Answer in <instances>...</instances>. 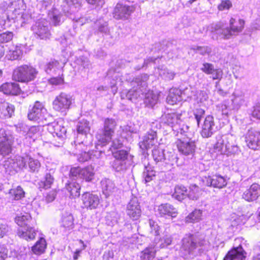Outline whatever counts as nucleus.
<instances>
[{
  "label": "nucleus",
  "mask_w": 260,
  "mask_h": 260,
  "mask_svg": "<svg viewBox=\"0 0 260 260\" xmlns=\"http://www.w3.org/2000/svg\"><path fill=\"white\" fill-rule=\"evenodd\" d=\"M232 137L219 136L217 138V142L209 152L212 159L216 158L218 155L232 153L238 152L239 148L237 145L231 143Z\"/></svg>",
  "instance_id": "obj_1"
},
{
  "label": "nucleus",
  "mask_w": 260,
  "mask_h": 260,
  "mask_svg": "<svg viewBox=\"0 0 260 260\" xmlns=\"http://www.w3.org/2000/svg\"><path fill=\"white\" fill-rule=\"evenodd\" d=\"M245 22L242 19H236L231 18L230 20V27L223 28L220 23L214 25L213 28L219 37L224 39H229L233 35H237L244 28Z\"/></svg>",
  "instance_id": "obj_2"
},
{
  "label": "nucleus",
  "mask_w": 260,
  "mask_h": 260,
  "mask_svg": "<svg viewBox=\"0 0 260 260\" xmlns=\"http://www.w3.org/2000/svg\"><path fill=\"white\" fill-rule=\"evenodd\" d=\"M38 74V71L34 67L24 64L15 68L13 72V80L24 83L34 81Z\"/></svg>",
  "instance_id": "obj_3"
},
{
  "label": "nucleus",
  "mask_w": 260,
  "mask_h": 260,
  "mask_svg": "<svg viewBox=\"0 0 260 260\" xmlns=\"http://www.w3.org/2000/svg\"><path fill=\"white\" fill-rule=\"evenodd\" d=\"M148 76L147 75H140L137 77L131 82L132 88L126 94V98L131 101H134L141 97V95L146 90L147 81Z\"/></svg>",
  "instance_id": "obj_4"
},
{
  "label": "nucleus",
  "mask_w": 260,
  "mask_h": 260,
  "mask_svg": "<svg viewBox=\"0 0 260 260\" xmlns=\"http://www.w3.org/2000/svg\"><path fill=\"white\" fill-rule=\"evenodd\" d=\"M205 243V240H201L196 235H186L182 239L181 251L186 256L192 254L198 246H202Z\"/></svg>",
  "instance_id": "obj_5"
},
{
  "label": "nucleus",
  "mask_w": 260,
  "mask_h": 260,
  "mask_svg": "<svg viewBox=\"0 0 260 260\" xmlns=\"http://www.w3.org/2000/svg\"><path fill=\"white\" fill-rule=\"evenodd\" d=\"M29 120L46 124L48 119L51 118L48 113L44 105L39 101H36L28 113Z\"/></svg>",
  "instance_id": "obj_6"
},
{
  "label": "nucleus",
  "mask_w": 260,
  "mask_h": 260,
  "mask_svg": "<svg viewBox=\"0 0 260 260\" xmlns=\"http://www.w3.org/2000/svg\"><path fill=\"white\" fill-rule=\"evenodd\" d=\"M94 176V168L92 166H88L84 168L80 167L72 168L70 170V176L73 180H82L86 181H91Z\"/></svg>",
  "instance_id": "obj_7"
},
{
  "label": "nucleus",
  "mask_w": 260,
  "mask_h": 260,
  "mask_svg": "<svg viewBox=\"0 0 260 260\" xmlns=\"http://www.w3.org/2000/svg\"><path fill=\"white\" fill-rule=\"evenodd\" d=\"M72 96L65 92H61L54 100L52 106L54 110L60 112H66L72 104Z\"/></svg>",
  "instance_id": "obj_8"
},
{
  "label": "nucleus",
  "mask_w": 260,
  "mask_h": 260,
  "mask_svg": "<svg viewBox=\"0 0 260 260\" xmlns=\"http://www.w3.org/2000/svg\"><path fill=\"white\" fill-rule=\"evenodd\" d=\"M13 141L12 135L3 129L0 130V155L5 156L11 153Z\"/></svg>",
  "instance_id": "obj_9"
},
{
  "label": "nucleus",
  "mask_w": 260,
  "mask_h": 260,
  "mask_svg": "<svg viewBox=\"0 0 260 260\" xmlns=\"http://www.w3.org/2000/svg\"><path fill=\"white\" fill-rule=\"evenodd\" d=\"M136 9L134 5L118 3L113 12V17L117 20H126Z\"/></svg>",
  "instance_id": "obj_10"
},
{
  "label": "nucleus",
  "mask_w": 260,
  "mask_h": 260,
  "mask_svg": "<svg viewBox=\"0 0 260 260\" xmlns=\"http://www.w3.org/2000/svg\"><path fill=\"white\" fill-rule=\"evenodd\" d=\"M27 156L28 155L17 156H15L14 159L8 158L4 161V167L7 171H11L12 170L17 171L18 169L26 168L28 160H26V156Z\"/></svg>",
  "instance_id": "obj_11"
},
{
  "label": "nucleus",
  "mask_w": 260,
  "mask_h": 260,
  "mask_svg": "<svg viewBox=\"0 0 260 260\" xmlns=\"http://www.w3.org/2000/svg\"><path fill=\"white\" fill-rule=\"evenodd\" d=\"M81 207L87 210L96 209L100 203V197L88 192L84 193L81 196Z\"/></svg>",
  "instance_id": "obj_12"
},
{
  "label": "nucleus",
  "mask_w": 260,
  "mask_h": 260,
  "mask_svg": "<svg viewBox=\"0 0 260 260\" xmlns=\"http://www.w3.org/2000/svg\"><path fill=\"white\" fill-rule=\"evenodd\" d=\"M16 129L18 132L22 133L25 136V139L30 143L39 136V127L33 126L29 127L24 123H18L16 125Z\"/></svg>",
  "instance_id": "obj_13"
},
{
  "label": "nucleus",
  "mask_w": 260,
  "mask_h": 260,
  "mask_svg": "<svg viewBox=\"0 0 260 260\" xmlns=\"http://www.w3.org/2000/svg\"><path fill=\"white\" fill-rule=\"evenodd\" d=\"M34 34L40 39L46 40L51 36L49 24L45 19L40 20L32 26Z\"/></svg>",
  "instance_id": "obj_14"
},
{
  "label": "nucleus",
  "mask_w": 260,
  "mask_h": 260,
  "mask_svg": "<svg viewBox=\"0 0 260 260\" xmlns=\"http://www.w3.org/2000/svg\"><path fill=\"white\" fill-rule=\"evenodd\" d=\"M176 143L179 151L184 155L191 154L194 152L196 144L193 138H179Z\"/></svg>",
  "instance_id": "obj_15"
},
{
  "label": "nucleus",
  "mask_w": 260,
  "mask_h": 260,
  "mask_svg": "<svg viewBox=\"0 0 260 260\" xmlns=\"http://www.w3.org/2000/svg\"><path fill=\"white\" fill-rule=\"evenodd\" d=\"M214 118L211 115H208L204 120L201 131V136L203 138H209L217 131Z\"/></svg>",
  "instance_id": "obj_16"
},
{
  "label": "nucleus",
  "mask_w": 260,
  "mask_h": 260,
  "mask_svg": "<svg viewBox=\"0 0 260 260\" xmlns=\"http://www.w3.org/2000/svg\"><path fill=\"white\" fill-rule=\"evenodd\" d=\"M126 213L134 220H137L140 218L141 215V210L137 197H133L130 200L126 206Z\"/></svg>",
  "instance_id": "obj_17"
},
{
  "label": "nucleus",
  "mask_w": 260,
  "mask_h": 260,
  "mask_svg": "<svg viewBox=\"0 0 260 260\" xmlns=\"http://www.w3.org/2000/svg\"><path fill=\"white\" fill-rule=\"evenodd\" d=\"M260 197V185L253 183L247 188L242 195V198L248 202L256 201Z\"/></svg>",
  "instance_id": "obj_18"
},
{
  "label": "nucleus",
  "mask_w": 260,
  "mask_h": 260,
  "mask_svg": "<svg viewBox=\"0 0 260 260\" xmlns=\"http://www.w3.org/2000/svg\"><path fill=\"white\" fill-rule=\"evenodd\" d=\"M157 142L156 132L154 130L149 131L143 137V140L139 142L142 149H147L154 145Z\"/></svg>",
  "instance_id": "obj_19"
},
{
  "label": "nucleus",
  "mask_w": 260,
  "mask_h": 260,
  "mask_svg": "<svg viewBox=\"0 0 260 260\" xmlns=\"http://www.w3.org/2000/svg\"><path fill=\"white\" fill-rule=\"evenodd\" d=\"M246 142L249 148L256 149L260 146V132L249 130L246 136Z\"/></svg>",
  "instance_id": "obj_20"
},
{
  "label": "nucleus",
  "mask_w": 260,
  "mask_h": 260,
  "mask_svg": "<svg viewBox=\"0 0 260 260\" xmlns=\"http://www.w3.org/2000/svg\"><path fill=\"white\" fill-rule=\"evenodd\" d=\"M76 150L74 152L75 154L78 155V160L80 162H84L92 158V154L89 152H86L85 151H83L84 148L85 147L83 141H78L75 140L74 142Z\"/></svg>",
  "instance_id": "obj_21"
},
{
  "label": "nucleus",
  "mask_w": 260,
  "mask_h": 260,
  "mask_svg": "<svg viewBox=\"0 0 260 260\" xmlns=\"http://www.w3.org/2000/svg\"><path fill=\"white\" fill-rule=\"evenodd\" d=\"M48 132L55 137L61 139L66 135V128L59 122H53L51 123H47Z\"/></svg>",
  "instance_id": "obj_22"
},
{
  "label": "nucleus",
  "mask_w": 260,
  "mask_h": 260,
  "mask_svg": "<svg viewBox=\"0 0 260 260\" xmlns=\"http://www.w3.org/2000/svg\"><path fill=\"white\" fill-rule=\"evenodd\" d=\"M227 183V179L224 177L219 174L209 176L206 179L207 185L219 189L225 187Z\"/></svg>",
  "instance_id": "obj_23"
},
{
  "label": "nucleus",
  "mask_w": 260,
  "mask_h": 260,
  "mask_svg": "<svg viewBox=\"0 0 260 260\" xmlns=\"http://www.w3.org/2000/svg\"><path fill=\"white\" fill-rule=\"evenodd\" d=\"M246 253L241 244L234 247L226 255L224 260H245Z\"/></svg>",
  "instance_id": "obj_24"
},
{
  "label": "nucleus",
  "mask_w": 260,
  "mask_h": 260,
  "mask_svg": "<svg viewBox=\"0 0 260 260\" xmlns=\"http://www.w3.org/2000/svg\"><path fill=\"white\" fill-rule=\"evenodd\" d=\"M101 185L103 193L106 198H108L118 190L114 182L108 178L103 179L101 181Z\"/></svg>",
  "instance_id": "obj_25"
},
{
  "label": "nucleus",
  "mask_w": 260,
  "mask_h": 260,
  "mask_svg": "<svg viewBox=\"0 0 260 260\" xmlns=\"http://www.w3.org/2000/svg\"><path fill=\"white\" fill-rule=\"evenodd\" d=\"M162 122L171 126L173 131H174L178 124L181 122L180 116L176 113H168L162 116Z\"/></svg>",
  "instance_id": "obj_26"
},
{
  "label": "nucleus",
  "mask_w": 260,
  "mask_h": 260,
  "mask_svg": "<svg viewBox=\"0 0 260 260\" xmlns=\"http://www.w3.org/2000/svg\"><path fill=\"white\" fill-rule=\"evenodd\" d=\"M231 101L234 109L240 108L245 101L244 92L240 88L235 89L232 95Z\"/></svg>",
  "instance_id": "obj_27"
},
{
  "label": "nucleus",
  "mask_w": 260,
  "mask_h": 260,
  "mask_svg": "<svg viewBox=\"0 0 260 260\" xmlns=\"http://www.w3.org/2000/svg\"><path fill=\"white\" fill-rule=\"evenodd\" d=\"M174 131L177 132L176 135L178 137V138H185V139H192L193 138L194 132L189 126L187 125L184 124L181 125L180 123V124H178V127H176Z\"/></svg>",
  "instance_id": "obj_28"
},
{
  "label": "nucleus",
  "mask_w": 260,
  "mask_h": 260,
  "mask_svg": "<svg viewBox=\"0 0 260 260\" xmlns=\"http://www.w3.org/2000/svg\"><path fill=\"white\" fill-rule=\"evenodd\" d=\"M157 211L161 216H170L175 217L178 212L176 208L172 205L166 203L162 204L158 207Z\"/></svg>",
  "instance_id": "obj_29"
},
{
  "label": "nucleus",
  "mask_w": 260,
  "mask_h": 260,
  "mask_svg": "<svg viewBox=\"0 0 260 260\" xmlns=\"http://www.w3.org/2000/svg\"><path fill=\"white\" fill-rule=\"evenodd\" d=\"M25 7L26 6L23 0H17L12 2L10 6V8L12 11L11 18L15 19L18 18L19 15L25 11Z\"/></svg>",
  "instance_id": "obj_30"
},
{
  "label": "nucleus",
  "mask_w": 260,
  "mask_h": 260,
  "mask_svg": "<svg viewBox=\"0 0 260 260\" xmlns=\"http://www.w3.org/2000/svg\"><path fill=\"white\" fill-rule=\"evenodd\" d=\"M18 236L26 241L34 240L36 235L35 230L30 226L21 228L18 230Z\"/></svg>",
  "instance_id": "obj_31"
},
{
  "label": "nucleus",
  "mask_w": 260,
  "mask_h": 260,
  "mask_svg": "<svg viewBox=\"0 0 260 260\" xmlns=\"http://www.w3.org/2000/svg\"><path fill=\"white\" fill-rule=\"evenodd\" d=\"M20 88L17 83H6L0 86V91L6 94L16 95L20 92Z\"/></svg>",
  "instance_id": "obj_32"
},
{
  "label": "nucleus",
  "mask_w": 260,
  "mask_h": 260,
  "mask_svg": "<svg viewBox=\"0 0 260 260\" xmlns=\"http://www.w3.org/2000/svg\"><path fill=\"white\" fill-rule=\"evenodd\" d=\"M95 137L97 140L96 148L98 149L99 146H104L109 143L112 136L101 129L97 132Z\"/></svg>",
  "instance_id": "obj_33"
},
{
  "label": "nucleus",
  "mask_w": 260,
  "mask_h": 260,
  "mask_svg": "<svg viewBox=\"0 0 260 260\" xmlns=\"http://www.w3.org/2000/svg\"><path fill=\"white\" fill-rule=\"evenodd\" d=\"M14 106L9 103L0 105V118L2 119L10 118L14 114Z\"/></svg>",
  "instance_id": "obj_34"
},
{
  "label": "nucleus",
  "mask_w": 260,
  "mask_h": 260,
  "mask_svg": "<svg viewBox=\"0 0 260 260\" xmlns=\"http://www.w3.org/2000/svg\"><path fill=\"white\" fill-rule=\"evenodd\" d=\"M181 89L178 88L171 89L167 98L168 103L174 105L181 101Z\"/></svg>",
  "instance_id": "obj_35"
},
{
  "label": "nucleus",
  "mask_w": 260,
  "mask_h": 260,
  "mask_svg": "<svg viewBox=\"0 0 260 260\" xmlns=\"http://www.w3.org/2000/svg\"><path fill=\"white\" fill-rule=\"evenodd\" d=\"M155 73L166 80H173L176 75L175 73L170 70H169L165 66H160L155 70Z\"/></svg>",
  "instance_id": "obj_36"
},
{
  "label": "nucleus",
  "mask_w": 260,
  "mask_h": 260,
  "mask_svg": "<svg viewBox=\"0 0 260 260\" xmlns=\"http://www.w3.org/2000/svg\"><path fill=\"white\" fill-rule=\"evenodd\" d=\"M46 246L47 244L45 239L43 238H41L31 247V250L34 254L40 255L45 252Z\"/></svg>",
  "instance_id": "obj_37"
},
{
  "label": "nucleus",
  "mask_w": 260,
  "mask_h": 260,
  "mask_svg": "<svg viewBox=\"0 0 260 260\" xmlns=\"http://www.w3.org/2000/svg\"><path fill=\"white\" fill-rule=\"evenodd\" d=\"M116 126V122L115 120L112 118H106L104 121V127L102 129L105 133H107L112 136L115 132V127Z\"/></svg>",
  "instance_id": "obj_38"
},
{
  "label": "nucleus",
  "mask_w": 260,
  "mask_h": 260,
  "mask_svg": "<svg viewBox=\"0 0 260 260\" xmlns=\"http://www.w3.org/2000/svg\"><path fill=\"white\" fill-rule=\"evenodd\" d=\"M155 172L153 169V168L149 164L145 166L142 174L143 181H144L145 183H147L152 180L155 177Z\"/></svg>",
  "instance_id": "obj_39"
},
{
  "label": "nucleus",
  "mask_w": 260,
  "mask_h": 260,
  "mask_svg": "<svg viewBox=\"0 0 260 260\" xmlns=\"http://www.w3.org/2000/svg\"><path fill=\"white\" fill-rule=\"evenodd\" d=\"M187 196V189L181 185L176 186L175 187L174 192L172 194L173 198L179 201L183 200Z\"/></svg>",
  "instance_id": "obj_40"
},
{
  "label": "nucleus",
  "mask_w": 260,
  "mask_h": 260,
  "mask_svg": "<svg viewBox=\"0 0 260 260\" xmlns=\"http://www.w3.org/2000/svg\"><path fill=\"white\" fill-rule=\"evenodd\" d=\"M156 250L153 246H149L142 251L140 254L142 260H151L155 256Z\"/></svg>",
  "instance_id": "obj_41"
},
{
  "label": "nucleus",
  "mask_w": 260,
  "mask_h": 260,
  "mask_svg": "<svg viewBox=\"0 0 260 260\" xmlns=\"http://www.w3.org/2000/svg\"><path fill=\"white\" fill-rule=\"evenodd\" d=\"M90 126L89 122L85 120L80 121L77 125V132L78 136H77V141L79 135L86 136L90 131Z\"/></svg>",
  "instance_id": "obj_42"
},
{
  "label": "nucleus",
  "mask_w": 260,
  "mask_h": 260,
  "mask_svg": "<svg viewBox=\"0 0 260 260\" xmlns=\"http://www.w3.org/2000/svg\"><path fill=\"white\" fill-rule=\"evenodd\" d=\"M80 188L79 183L73 181L70 182L67 186V190L70 193V196L73 198L79 196Z\"/></svg>",
  "instance_id": "obj_43"
},
{
  "label": "nucleus",
  "mask_w": 260,
  "mask_h": 260,
  "mask_svg": "<svg viewBox=\"0 0 260 260\" xmlns=\"http://www.w3.org/2000/svg\"><path fill=\"white\" fill-rule=\"evenodd\" d=\"M31 220V216L29 214L17 216L15 218V222L21 228L30 226L29 223Z\"/></svg>",
  "instance_id": "obj_44"
},
{
  "label": "nucleus",
  "mask_w": 260,
  "mask_h": 260,
  "mask_svg": "<svg viewBox=\"0 0 260 260\" xmlns=\"http://www.w3.org/2000/svg\"><path fill=\"white\" fill-rule=\"evenodd\" d=\"M202 211L200 210H195L186 217L185 220L187 223L198 222L202 219Z\"/></svg>",
  "instance_id": "obj_45"
},
{
  "label": "nucleus",
  "mask_w": 260,
  "mask_h": 260,
  "mask_svg": "<svg viewBox=\"0 0 260 260\" xmlns=\"http://www.w3.org/2000/svg\"><path fill=\"white\" fill-rule=\"evenodd\" d=\"M202 190L196 185H191L189 190L187 193L188 197L192 200H197L201 196Z\"/></svg>",
  "instance_id": "obj_46"
},
{
  "label": "nucleus",
  "mask_w": 260,
  "mask_h": 260,
  "mask_svg": "<svg viewBox=\"0 0 260 260\" xmlns=\"http://www.w3.org/2000/svg\"><path fill=\"white\" fill-rule=\"evenodd\" d=\"M49 16L51 22L54 25L57 26L60 24L62 20V14L59 11L54 9L49 13Z\"/></svg>",
  "instance_id": "obj_47"
},
{
  "label": "nucleus",
  "mask_w": 260,
  "mask_h": 260,
  "mask_svg": "<svg viewBox=\"0 0 260 260\" xmlns=\"http://www.w3.org/2000/svg\"><path fill=\"white\" fill-rule=\"evenodd\" d=\"M26 160H28L27 164L29 171L31 172H38L41 167L40 161L38 159L31 157L30 156H26Z\"/></svg>",
  "instance_id": "obj_48"
},
{
  "label": "nucleus",
  "mask_w": 260,
  "mask_h": 260,
  "mask_svg": "<svg viewBox=\"0 0 260 260\" xmlns=\"http://www.w3.org/2000/svg\"><path fill=\"white\" fill-rule=\"evenodd\" d=\"M157 95L154 94L152 91H149L146 93L144 102L146 105L153 107L157 103Z\"/></svg>",
  "instance_id": "obj_49"
},
{
  "label": "nucleus",
  "mask_w": 260,
  "mask_h": 260,
  "mask_svg": "<svg viewBox=\"0 0 260 260\" xmlns=\"http://www.w3.org/2000/svg\"><path fill=\"white\" fill-rule=\"evenodd\" d=\"M22 52L21 49L17 47H13L9 50L7 54V58L9 60H16L19 59L22 55Z\"/></svg>",
  "instance_id": "obj_50"
},
{
  "label": "nucleus",
  "mask_w": 260,
  "mask_h": 260,
  "mask_svg": "<svg viewBox=\"0 0 260 260\" xmlns=\"http://www.w3.org/2000/svg\"><path fill=\"white\" fill-rule=\"evenodd\" d=\"M9 193L15 200H19L24 197L25 192L22 188L18 186L15 188L10 190Z\"/></svg>",
  "instance_id": "obj_51"
},
{
  "label": "nucleus",
  "mask_w": 260,
  "mask_h": 260,
  "mask_svg": "<svg viewBox=\"0 0 260 260\" xmlns=\"http://www.w3.org/2000/svg\"><path fill=\"white\" fill-rule=\"evenodd\" d=\"M152 156L156 162L162 161L166 159L164 150L160 148H154L152 150Z\"/></svg>",
  "instance_id": "obj_52"
},
{
  "label": "nucleus",
  "mask_w": 260,
  "mask_h": 260,
  "mask_svg": "<svg viewBox=\"0 0 260 260\" xmlns=\"http://www.w3.org/2000/svg\"><path fill=\"white\" fill-rule=\"evenodd\" d=\"M45 179L44 181H40L38 183L40 188L47 189L50 188L54 181L53 177L49 173L46 174Z\"/></svg>",
  "instance_id": "obj_53"
},
{
  "label": "nucleus",
  "mask_w": 260,
  "mask_h": 260,
  "mask_svg": "<svg viewBox=\"0 0 260 260\" xmlns=\"http://www.w3.org/2000/svg\"><path fill=\"white\" fill-rule=\"evenodd\" d=\"M191 49L196 53L203 55H209L212 52L211 48L209 46H195L192 47Z\"/></svg>",
  "instance_id": "obj_54"
},
{
  "label": "nucleus",
  "mask_w": 260,
  "mask_h": 260,
  "mask_svg": "<svg viewBox=\"0 0 260 260\" xmlns=\"http://www.w3.org/2000/svg\"><path fill=\"white\" fill-rule=\"evenodd\" d=\"M73 220V217L71 214L64 215L62 218V225L67 229L72 228Z\"/></svg>",
  "instance_id": "obj_55"
},
{
  "label": "nucleus",
  "mask_w": 260,
  "mask_h": 260,
  "mask_svg": "<svg viewBox=\"0 0 260 260\" xmlns=\"http://www.w3.org/2000/svg\"><path fill=\"white\" fill-rule=\"evenodd\" d=\"M112 153L115 159L123 161H125L128 155L127 152L123 150L113 152Z\"/></svg>",
  "instance_id": "obj_56"
},
{
  "label": "nucleus",
  "mask_w": 260,
  "mask_h": 260,
  "mask_svg": "<svg viewBox=\"0 0 260 260\" xmlns=\"http://www.w3.org/2000/svg\"><path fill=\"white\" fill-rule=\"evenodd\" d=\"M113 168L117 172L125 170L126 164L125 161L115 159L113 162Z\"/></svg>",
  "instance_id": "obj_57"
},
{
  "label": "nucleus",
  "mask_w": 260,
  "mask_h": 260,
  "mask_svg": "<svg viewBox=\"0 0 260 260\" xmlns=\"http://www.w3.org/2000/svg\"><path fill=\"white\" fill-rule=\"evenodd\" d=\"M207 99L208 95L205 91H200L198 92L197 101L198 103L200 104V106L204 105Z\"/></svg>",
  "instance_id": "obj_58"
},
{
  "label": "nucleus",
  "mask_w": 260,
  "mask_h": 260,
  "mask_svg": "<svg viewBox=\"0 0 260 260\" xmlns=\"http://www.w3.org/2000/svg\"><path fill=\"white\" fill-rule=\"evenodd\" d=\"M160 248H165L171 245L172 242V238L170 235H165L160 240Z\"/></svg>",
  "instance_id": "obj_59"
},
{
  "label": "nucleus",
  "mask_w": 260,
  "mask_h": 260,
  "mask_svg": "<svg viewBox=\"0 0 260 260\" xmlns=\"http://www.w3.org/2000/svg\"><path fill=\"white\" fill-rule=\"evenodd\" d=\"M13 33L7 31L0 34V42L2 43H7L11 41L13 38Z\"/></svg>",
  "instance_id": "obj_60"
},
{
  "label": "nucleus",
  "mask_w": 260,
  "mask_h": 260,
  "mask_svg": "<svg viewBox=\"0 0 260 260\" xmlns=\"http://www.w3.org/2000/svg\"><path fill=\"white\" fill-rule=\"evenodd\" d=\"M149 224L151 229V232L155 236L159 235V226L158 225L157 223L152 219H150L149 221Z\"/></svg>",
  "instance_id": "obj_61"
},
{
  "label": "nucleus",
  "mask_w": 260,
  "mask_h": 260,
  "mask_svg": "<svg viewBox=\"0 0 260 260\" xmlns=\"http://www.w3.org/2000/svg\"><path fill=\"white\" fill-rule=\"evenodd\" d=\"M214 66L210 63H204L201 68V71L206 74H212L214 71Z\"/></svg>",
  "instance_id": "obj_62"
},
{
  "label": "nucleus",
  "mask_w": 260,
  "mask_h": 260,
  "mask_svg": "<svg viewBox=\"0 0 260 260\" xmlns=\"http://www.w3.org/2000/svg\"><path fill=\"white\" fill-rule=\"evenodd\" d=\"M181 93L180 96L181 97V101H186L188 99L192 96V91L190 88H185L183 90H181Z\"/></svg>",
  "instance_id": "obj_63"
},
{
  "label": "nucleus",
  "mask_w": 260,
  "mask_h": 260,
  "mask_svg": "<svg viewBox=\"0 0 260 260\" xmlns=\"http://www.w3.org/2000/svg\"><path fill=\"white\" fill-rule=\"evenodd\" d=\"M205 110L202 108L197 109L194 112V115L197 120V123L199 125L200 122L204 116Z\"/></svg>",
  "instance_id": "obj_64"
}]
</instances>
